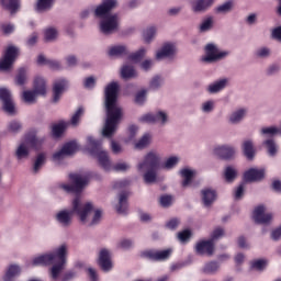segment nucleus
Masks as SVG:
<instances>
[{"label": "nucleus", "instance_id": "obj_1", "mask_svg": "<svg viewBox=\"0 0 281 281\" xmlns=\"http://www.w3.org/2000/svg\"><path fill=\"white\" fill-rule=\"evenodd\" d=\"M117 93H120V85L113 81L105 87L104 98H105V110L106 120L102 131L103 137L111 139L117 131V125L122 120V108L117 106Z\"/></svg>", "mask_w": 281, "mask_h": 281}, {"label": "nucleus", "instance_id": "obj_2", "mask_svg": "<svg viewBox=\"0 0 281 281\" xmlns=\"http://www.w3.org/2000/svg\"><path fill=\"white\" fill-rule=\"evenodd\" d=\"M67 262V246L61 245L59 248H57L54 252L40 255L35 257L32 261L33 267H47L49 265H54L50 268V277L53 280H58V277L60 276V271H63V268L65 267V263Z\"/></svg>", "mask_w": 281, "mask_h": 281}, {"label": "nucleus", "instance_id": "obj_3", "mask_svg": "<svg viewBox=\"0 0 281 281\" xmlns=\"http://www.w3.org/2000/svg\"><path fill=\"white\" fill-rule=\"evenodd\" d=\"M91 212H93V204L91 202L82 203L80 196H77L72 200V209L57 212L55 218L63 227H69L74 223V214L79 216V221L87 223V218Z\"/></svg>", "mask_w": 281, "mask_h": 281}, {"label": "nucleus", "instance_id": "obj_4", "mask_svg": "<svg viewBox=\"0 0 281 281\" xmlns=\"http://www.w3.org/2000/svg\"><path fill=\"white\" fill-rule=\"evenodd\" d=\"M116 5L117 0H103L94 10V16L103 19L100 23L102 34H113L117 30V14H111V10Z\"/></svg>", "mask_w": 281, "mask_h": 281}, {"label": "nucleus", "instance_id": "obj_5", "mask_svg": "<svg viewBox=\"0 0 281 281\" xmlns=\"http://www.w3.org/2000/svg\"><path fill=\"white\" fill-rule=\"evenodd\" d=\"M159 169V156L155 153H148L143 162L138 165V171L147 170L144 173L145 183H155L157 181V170Z\"/></svg>", "mask_w": 281, "mask_h": 281}, {"label": "nucleus", "instance_id": "obj_6", "mask_svg": "<svg viewBox=\"0 0 281 281\" xmlns=\"http://www.w3.org/2000/svg\"><path fill=\"white\" fill-rule=\"evenodd\" d=\"M89 153L92 157H97L103 170H111V160L109 153L102 150V140H98L91 136L88 137Z\"/></svg>", "mask_w": 281, "mask_h": 281}, {"label": "nucleus", "instance_id": "obj_7", "mask_svg": "<svg viewBox=\"0 0 281 281\" xmlns=\"http://www.w3.org/2000/svg\"><path fill=\"white\" fill-rule=\"evenodd\" d=\"M89 177H93V173H88V176L82 177L79 173H70L69 180L72 184H61L60 188L65 190V192H69L72 194H80L85 189V186L89 183Z\"/></svg>", "mask_w": 281, "mask_h": 281}, {"label": "nucleus", "instance_id": "obj_8", "mask_svg": "<svg viewBox=\"0 0 281 281\" xmlns=\"http://www.w3.org/2000/svg\"><path fill=\"white\" fill-rule=\"evenodd\" d=\"M171 256H172V248H168L165 250L148 249V250H143L139 254L140 258H145L146 260H151L153 262H165V260H169Z\"/></svg>", "mask_w": 281, "mask_h": 281}, {"label": "nucleus", "instance_id": "obj_9", "mask_svg": "<svg viewBox=\"0 0 281 281\" xmlns=\"http://www.w3.org/2000/svg\"><path fill=\"white\" fill-rule=\"evenodd\" d=\"M18 56L19 48L9 46L4 52L3 58L0 60V71H8V69L14 65V60H16Z\"/></svg>", "mask_w": 281, "mask_h": 281}, {"label": "nucleus", "instance_id": "obj_10", "mask_svg": "<svg viewBox=\"0 0 281 281\" xmlns=\"http://www.w3.org/2000/svg\"><path fill=\"white\" fill-rule=\"evenodd\" d=\"M0 100L2 102V109L9 115H14V102L12 101V93L5 88H0Z\"/></svg>", "mask_w": 281, "mask_h": 281}, {"label": "nucleus", "instance_id": "obj_11", "mask_svg": "<svg viewBox=\"0 0 281 281\" xmlns=\"http://www.w3.org/2000/svg\"><path fill=\"white\" fill-rule=\"evenodd\" d=\"M67 89H69V81L67 79L55 80L53 83V102H58Z\"/></svg>", "mask_w": 281, "mask_h": 281}, {"label": "nucleus", "instance_id": "obj_12", "mask_svg": "<svg viewBox=\"0 0 281 281\" xmlns=\"http://www.w3.org/2000/svg\"><path fill=\"white\" fill-rule=\"evenodd\" d=\"M205 50L206 56L202 58L203 63H214L227 56V53L225 52L218 53V48H216L214 44H207Z\"/></svg>", "mask_w": 281, "mask_h": 281}, {"label": "nucleus", "instance_id": "obj_13", "mask_svg": "<svg viewBox=\"0 0 281 281\" xmlns=\"http://www.w3.org/2000/svg\"><path fill=\"white\" fill-rule=\"evenodd\" d=\"M252 218L258 225H267V223H271L273 215L271 213H265V205H259L255 209Z\"/></svg>", "mask_w": 281, "mask_h": 281}, {"label": "nucleus", "instance_id": "obj_14", "mask_svg": "<svg viewBox=\"0 0 281 281\" xmlns=\"http://www.w3.org/2000/svg\"><path fill=\"white\" fill-rule=\"evenodd\" d=\"M213 153L220 159L229 161V159H234V155H236V149H234V147L232 146L223 145L215 147Z\"/></svg>", "mask_w": 281, "mask_h": 281}, {"label": "nucleus", "instance_id": "obj_15", "mask_svg": "<svg viewBox=\"0 0 281 281\" xmlns=\"http://www.w3.org/2000/svg\"><path fill=\"white\" fill-rule=\"evenodd\" d=\"M195 251L199 256H214V240H201L195 245Z\"/></svg>", "mask_w": 281, "mask_h": 281}, {"label": "nucleus", "instance_id": "obj_16", "mask_svg": "<svg viewBox=\"0 0 281 281\" xmlns=\"http://www.w3.org/2000/svg\"><path fill=\"white\" fill-rule=\"evenodd\" d=\"M140 122H147L148 124H155L157 122H161V124H166L168 122V114L166 112L159 111L156 114L149 113L145 114L140 117Z\"/></svg>", "mask_w": 281, "mask_h": 281}, {"label": "nucleus", "instance_id": "obj_17", "mask_svg": "<svg viewBox=\"0 0 281 281\" xmlns=\"http://www.w3.org/2000/svg\"><path fill=\"white\" fill-rule=\"evenodd\" d=\"M262 179H265V169L250 168L244 173V181L246 183L262 181Z\"/></svg>", "mask_w": 281, "mask_h": 281}, {"label": "nucleus", "instance_id": "obj_18", "mask_svg": "<svg viewBox=\"0 0 281 281\" xmlns=\"http://www.w3.org/2000/svg\"><path fill=\"white\" fill-rule=\"evenodd\" d=\"M99 267L102 269V271H111L113 269L111 252L104 248L101 249L99 254Z\"/></svg>", "mask_w": 281, "mask_h": 281}, {"label": "nucleus", "instance_id": "obj_19", "mask_svg": "<svg viewBox=\"0 0 281 281\" xmlns=\"http://www.w3.org/2000/svg\"><path fill=\"white\" fill-rule=\"evenodd\" d=\"M33 91L37 93V95H46L47 94V82L43 77H35L33 82Z\"/></svg>", "mask_w": 281, "mask_h": 281}, {"label": "nucleus", "instance_id": "obj_20", "mask_svg": "<svg viewBox=\"0 0 281 281\" xmlns=\"http://www.w3.org/2000/svg\"><path fill=\"white\" fill-rule=\"evenodd\" d=\"M214 0H194L191 3L193 12H205L209 8H212Z\"/></svg>", "mask_w": 281, "mask_h": 281}, {"label": "nucleus", "instance_id": "obj_21", "mask_svg": "<svg viewBox=\"0 0 281 281\" xmlns=\"http://www.w3.org/2000/svg\"><path fill=\"white\" fill-rule=\"evenodd\" d=\"M25 143L35 150H41V146H43V139L36 137V132H30L29 134H26Z\"/></svg>", "mask_w": 281, "mask_h": 281}, {"label": "nucleus", "instance_id": "obj_22", "mask_svg": "<svg viewBox=\"0 0 281 281\" xmlns=\"http://www.w3.org/2000/svg\"><path fill=\"white\" fill-rule=\"evenodd\" d=\"M116 212L119 214H127L128 212V193L126 191L121 192L120 194Z\"/></svg>", "mask_w": 281, "mask_h": 281}, {"label": "nucleus", "instance_id": "obj_23", "mask_svg": "<svg viewBox=\"0 0 281 281\" xmlns=\"http://www.w3.org/2000/svg\"><path fill=\"white\" fill-rule=\"evenodd\" d=\"M241 149L248 161H251L256 157V148L254 147V142L244 140L241 144Z\"/></svg>", "mask_w": 281, "mask_h": 281}, {"label": "nucleus", "instance_id": "obj_24", "mask_svg": "<svg viewBox=\"0 0 281 281\" xmlns=\"http://www.w3.org/2000/svg\"><path fill=\"white\" fill-rule=\"evenodd\" d=\"M175 45L165 44L162 48L156 54L157 60H161V58H168L170 56H175Z\"/></svg>", "mask_w": 281, "mask_h": 281}, {"label": "nucleus", "instance_id": "obj_25", "mask_svg": "<svg viewBox=\"0 0 281 281\" xmlns=\"http://www.w3.org/2000/svg\"><path fill=\"white\" fill-rule=\"evenodd\" d=\"M18 276H21V267L18 265H11L4 273L3 281H14V278Z\"/></svg>", "mask_w": 281, "mask_h": 281}, {"label": "nucleus", "instance_id": "obj_26", "mask_svg": "<svg viewBox=\"0 0 281 281\" xmlns=\"http://www.w3.org/2000/svg\"><path fill=\"white\" fill-rule=\"evenodd\" d=\"M202 201L206 207H210L216 201V191L211 189L202 190Z\"/></svg>", "mask_w": 281, "mask_h": 281}, {"label": "nucleus", "instance_id": "obj_27", "mask_svg": "<svg viewBox=\"0 0 281 281\" xmlns=\"http://www.w3.org/2000/svg\"><path fill=\"white\" fill-rule=\"evenodd\" d=\"M37 65H47L49 69H60V63L54 59H47L43 55H38Z\"/></svg>", "mask_w": 281, "mask_h": 281}, {"label": "nucleus", "instance_id": "obj_28", "mask_svg": "<svg viewBox=\"0 0 281 281\" xmlns=\"http://www.w3.org/2000/svg\"><path fill=\"white\" fill-rule=\"evenodd\" d=\"M0 3L11 14H14L19 10V0H0Z\"/></svg>", "mask_w": 281, "mask_h": 281}, {"label": "nucleus", "instance_id": "obj_29", "mask_svg": "<svg viewBox=\"0 0 281 281\" xmlns=\"http://www.w3.org/2000/svg\"><path fill=\"white\" fill-rule=\"evenodd\" d=\"M238 177V171L234 169V167L228 166L224 170V179L226 183H234L236 181V178Z\"/></svg>", "mask_w": 281, "mask_h": 281}, {"label": "nucleus", "instance_id": "obj_30", "mask_svg": "<svg viewBox=\"0 0 281 281\" xmlns=\"http://www.w3.org/2000/svg\"><path fill=\"white\" fill-rule=\"evenodd\" d=\"M181 178L184 179L182 181V188H188L190 183H192V179L194 178V171L190 169L180 170Z\"/></svg>", "mask_w": 281, "mask_h": 281}, {"label": "nucleus", "instance_id": "obj_31", "mask_svg": "<svg viewBox=\"0 0 281 281\" xmlns=\"http://www.w3.org/2000/svg\"><path fill=\"white\" fill-rule=\"evenodd\" d=\"M121 77L123 80H131V78H135V68L128 65L123 66L121 69Z\"/></svg>", "mask_w": 281, "mask_h": 281}, {"label": "nucleus", "instance_id": "obj_32", "mask_svg": "<svg viewBox=\"0 0 281 281\" xmlns=\"http://www.w3.org/2000/svg\"><path fill=\"white\" fill-rule=\"evenodd\" d=\"M109 56H128V49L122 45L114 46L110 48Z\"/></svg>", "mask_w": 281, "mask_h": 281}, {"label": "nucleus", "instance_id": "obj_33", "mask_svg": "<svg viewBox=\"0 0 281 281\" xmlns=\"http://www.w3.org/2000/svg\"><path fill=\"white\" fill-rule=\"evenodd\" d=\"M226 85H227V79H221L220 81L209 87V92L218 93V91H223V89H225Z\"/></svg>", "mask_w": 281, "mask_h": 281}, {"label": "nucleus", "instance_id": "obj_34", "mask_svg": "<svg viewBox=\"0 0 281 281\" xmlns=\"http://www.w3.org/2000/svg\"><path fill=\"white\" fill-rule=\"evenodd\" d=\"M64 153H66V156L74 155L78 151V143L75 140L66 143L63 147Z\"/></svg>", "mask_w": 281, "mask_h": 281}, {"label": "nucleus", "instance_id": "obj_35", "mask_svg": "<svg viewBox=\"0 0 281 281\" xmlns=\"http://www.w3.org/2000/svg\"><path fill=\"white\" fill-rule=\"evenodd\" d=\"M26 80H27V69L20 68L18 70V75L15 77L16 85H19L20 87H23V85H25Z\"/></svg>", "mask_w": 281, "mask_h": 281}, {"label": "nucleus", "instance_id": "obj_36", "mask_svg": "<svg viewBox=\"0 0 281 281\" xmlns=\"http://www.w3.org/2000/svg\"><path fill=\"white\" fill-rule=\"evenodd\" d=\"M67 128V124L65 122L53 125L52 133L54 137H60L65 130Z\"/></svg>", "mask_w": 281, "mask_h": 281}, {"label": "nucleus", "instance_id": "obj_37", "mask_svg": "<svg viewBox=\"0 0 281 281\" xmlns=\"http://www.w3.org/2000/svg\"><path fill=\"white\" fill-rule=\"evenodd\" d=\"M144 56H146V48H139L136 53L128 55V60H132V63H140Z\"/></svg>", "mask_w": 281, "mask_h": 281}, {"label": "nucleus", "instance_id": "obj_38", "mask_svg": "<svg viewBox=\"0 0 281 281\" xmlns=\"http://www.w3.org/2000/svg\"><path fill=\"white\" fill-rule=\"evenodd\" d=\"M45 154H40L37 155L34 166H33V172L36 175V172H38V170H41V168H43V166H45Z\"/></svg>", "mask_w": 281, "mask_h": 281}, {"label": "nucleus", "instance_id": "obj_39", "mask_svg": "<svg viewBox=\"0 0 281 281\" xmlns=\"http://www.w3.org/2000/svg\"><path fill=\"white\" fill-rule=\"evenodd\" d=\"M36 95H38V93H36L35 90H25L23 92V100L27 104H33V102H36Z\"/></svg>", "mask_w": 281, "mask_h": 281}, {"label": "nucleus", "instance_id": "obj_40", "mask_svg": "<svg viewBox=\"0 0 281 281\" xmlns=\"http://www.w3.org/2000/svg\"><path fill=\"white\" fill-rule=\"evenodd\" d=\"M246 113H247V111L245 109H240V110L234 112L229 117L232 124H238V122H240V120H243V117H245Z\"/></svg>", "mask_w": 281, "mask_h": 281}, {"label": "nucleus", "instance_id": "obj_41", "mask_svg": "<svg viewBox=\"0 0 281 281\" xmlns=\"http://www.w3.org/2000/svg\"><path fill=\"white\" fill-rule=\"evenodd\" d=\"M155 34H157V29H155V26H150L145 30L143 33L145 43H150V41L155 38Z\"/></svg>", "mask_w": 281, "mask_h": 281}, {"label": "nucleus", "instance_id": "obj_42", "mask_svg": "<svg viewBox=\"0 0 281 281\" xmlns=\"http://www.w3.org/2000/svg\"><path fill=\"white\" fill-rule=\"evenodd\" d=\"M263 144L267 147L270 157H274V155L278 153V147L276 146V142L270 138L263 142Z\"/></svg>", "mask_w": 281, "mask_h": 281}, {"label": "nucleus", "instance_id": "obj_43", "mask_svg": "<svg viewBox=\"0 0 281 281\" xmlns=\"http://www.w3.org/2000/svg\"><path fill=\"white\" fill-rule=\"evenodd\" d=\"M85 115V108L80 106L78 108V110L75 112V114L72 115L70 123L72 126H78V124L80 123V117Z\"/></svg>", "mask_w": 281, "mask_h": 281}, {"label": "nucleus", "instance_id": "obj_44", "mask_svg": "<svg viewBox=\"0 0 281 281\" xmlns=\"http://www.w3.org/2000/svg\"><path fill=\"white\" fill-rule=\"evenodd\" d=\"M218 271V262L210 261L205 263L203 268V273H216Z\"/></svg>", "mask_w": 281, "mask_h": 281}, {"label": "nucleus", "instance_id": "obj_45", "mask_svg": "<svg viewBox=\"0 0 281 281\" xmlns=\"http://www.w3.org/2000/svg\"><path fill=\"white\" fill-rule=\"evenodd\" d=\"M18 159H25V157L30 156V150L27 149V147L25 146V144H21L15 153Z\"/></svg>", "mask_w": 281, "mask_h": 281}, {"label": "nucleus", "instance_id": "obj_46", "mask_svg": "<svg viewBox=\"0 0 281 281\" xmlns=\"http://www.w3.org/2000/svg\"><path fill=\"white\" fill-rule=\"evenodd\" d=\"M150 144V134H145L136 144L135 148L142 150V148H146Z\"/></svg>", "mask_w": 281, "mask_h": 281}, {"label": "nucleus", "instance_id": "obj_47", "mask_svg": "<svg viewBox=\"0 0 281 281\" xmlns=\"http://www.w3.org/2000/svg\"><path fill=\"white\" fill-rule=\"evenodd\" d=\"M45 41H54L58 36V31L54 27L46 29L44 32Z\"/></svg>", "mask_w": 281, "mask_h": 281}, {"label": "nucleus", "instance_id": "obj_48", "mask_svg": "<svg viewBox=\"0 0 281 281\" xmlns=\"http://www.w3.org/2000/svg\"><path fill=\"white\" fill-rule=\"evenodd\" d=\"M54 3V0H38L37 1V10L38 12L43 10H49Z\"/></svg>", "mask_w": 281, "mask_h": 281}, {"label": "nucleus", "instance_id": "obj_49", "mask_svg": "<svg viewBox=\"0 0 281 281\" xmlns=\"http://www.w3.org/2000/svg\"><path fill=\"white\" fill-rule=\"evenodd\" d=\"M234 7V2L227 1L224 4H221L220 7L216 8V12L226 14V12H231L232 8Z\"/></svg>", "mask_w": 281, "mask_h": 281}, {"label": "nucleus", "instance_id": "obj_50", "mask_svg": "<svg viewBox=\"0 0 281 281\" xmlns=\"http://www.w3.org/2000/svg\"><path fill=\"white\" fill-rule=\"evenodd\" d=\"M252 269H257V271H262L265 267H267V260L258 259L251 262Z\"/></svg>", "mask_w": 281, "mask_h": 281}, {"label": "nucleus", "instance_id": "obj_51", "mask_svg": "<svg viewBox=\"0 0 281 281\" xmlns=\"http://www.w3.org/2000/svg\"><path fill=\"white\" fill-rule=\"evenodd\" d=\"M23 126L18 121H12L8 125L9 133H19Z\"/></svg>", "mask_w": 281, "mask_h": 281}, {"label": "nucleus", "instance_id": "obj_52", "mask_svg": "<svg viewBox=\"0 0 281 281\" xmlns=\"http://www.w3.org/2000/svg\"><path fill=\"white\" fill-rule=\"evenodd\" d=\"M161 87V77L155 76L149 82V89L157 90Z\"/></svg>", "mask_w": 281, "mask_h": 281}, {"label": "nucleus", "instance_id": "obj_53", "mask_svg": "<svg viewBox=\"0 0 281 281\" xmlns=\"http://www.w3.org/2000/svg\"><path fill=\"white\" fill-rule=\"evenodd\" d=\"M212 23H213L212 18H207L206 20H204L200 25V32H207L212 30Z\"/></svg>", "mask_w": 281, "mask_h": 281}, {"label": "nucleus", "instance_id": "obj_54", "mask_svg": "<svg viewBox=\"0 0 281 281\" xmlns=\"http://www.w3.org/2000/svg\"><path fill=\"white\" fill-rule=\"evenodd\" d=\"M160 205L162 207H170L172 205V196L171 195L160 196Z\"/></svg>", "mask_w": 281, "mask_h": 281}, {"label": "nucleus", "instance_id": "obj_55", "mask_svg": "<svg viewBox=\"0 0 281 281\" xmlns=\"http://www.w3.org/2000/svg\"><path fill=\"white\" fill-rule=\"evenodd\" d=\"M192 236V232L190 229H184L178 233V238L181 243H186Z\"/></svg>", "mask_w": 281, "mask_h": 281}, {"label": "nucleus", "instance_id": "obj_56", "mask_svg": "<svg viewBox=\"0 0 281 281\" xmlns=\"http://www.w3.org/2000/svg\"><path fill=\"white\" fill-rule=\"evenodd\" d=\"M176 164H179V158L177 157H170L169 159H167V161L164 165V168H166L167 170H170L171 168H175Z\"/></svg>", "mask_w": 281, "mask_h": 281}, {"label": "nucleus", "instance_id": "obj_57", "mask_svg": "<svg viewBox=\"0 0 281 281\" xmlns=\"http://www.w3.org/2000/svg\"><path fill=\"white\" fill-rule=\"evenodd\" d=\"M135 102L136 104H144V102H146V90H142L136 93Z\"/></svg>", "mask_w": 281, "mask_h": 281}, {"label": "nucleus", "instance_id": "obj_58", "mask_svg": "<svg viewBox=\"0 0 281 281\" xmlns=\"http://www.w3.org/2000/svg\"><path fill=\"white\" fill-rule=\"evenodd\" d=\"M244 194H245V183H241L235 190V199H236V201H239V199H243Z\"/></svg>", "mask_w": 281, "mask_h": 281}, {"label": "nucleus", "instance_id": "obj_59", "mask_svg": "<svg viewBox=\"0 0 281 281\" xmlns=\"http://www.w3.org/2000/svg\"><path fill=\"white\" fill-rule=\"evenodd\" d=\"M0 30L5 35L12 34V32H14V25H12V24H1Z\"/></svg>", "mask_w": 281, "mask_h": 281}, {"label": "nucleus", "instance_id": "obj_60", "mask_svg": "<svg viewBox=\"0 0 281 281\" xmlns=\"http://www.w3.org/2000/svg\"><path fill=\"white\" fill-rule=\"evenodd\" d=\"M121 249H131L133 247V240L131 239H122L119 244Z\"/></svg>", "mask_w": 281, "mask_h": 281}, {"label": "nucleus", "instance_id": "obj_61", "mask_svg": "<svg viewBox=\"0 0 281 281\" xmlns=\"http://www.w3.org/2000/svg\"><path fill=\"white\" fill-rule=\"evenodd\" d=\"M225 235V231L223 228H216L213 231L211 240H217V238H221V236Z\"/></svg>", "mask_w": 281, "mask_h": 281}, {"label": "nucleus", "instance_id": "obj_62", "mask_svg": "<svg viewBox=\"0 0 281 281\" xmlns=\"http://www.w3.org/2000/svg\"><path fill=\"white\" fill-rule=\"evenodd\" d=\"M166 227H168V229H177V227H179V220L171 218L169 222H167Z\"/></svg>", "mask_w": 281, "mask_h": 281}, {"label": "nucleus", "instance_id": "obj_63", "mask_svg": "<svg viewBox=\"0 0 281 281\" xmlns=\"http://www.w3.org/2000/svg\"><path fill=\"white\" fill-rule=\"evenodd\" d=\"M272 38H274V41H279V43H281V26H278L272 30Z\"/></svg>", "mask_w": 281, "mask_h": 281}, {"label": "nucleus", "instance_id": "obj_64", "mask_svg": "<svg viewBox=\"0 0 281 281\" xmlns=\"http://www.w3.org/2000/svg\"><path fill=\"white\" fill-rule=\"evenodd\" d=\"M280 238H281V225L271 232L272 240H280Z\"/></svg>", "mask_w": 281, "mask_h": 281}]
</instances>
